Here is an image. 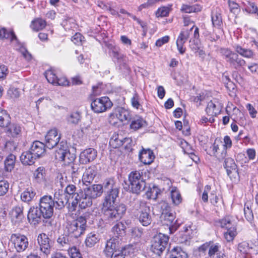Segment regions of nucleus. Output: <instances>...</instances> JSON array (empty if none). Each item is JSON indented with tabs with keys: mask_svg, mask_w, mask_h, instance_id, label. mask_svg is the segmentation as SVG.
Instances as JSON below:
<instances>
[{
	"mask_svg": "<svg viewBox=\"0 0 258 258\" xmlns=\"http://www.w3.org/2000/svg\"><path fill=\"white\" fill-rule=\"evenodd\" d=\"M55 146L54 154L55 159L63 161L65 164H70L75 160V156L70 153L66 141H61Z\"/></svg>",
	"mask_w": 258,
	"mask_h": 258,
	"instance_id": "f257e3e1",
	"label": "nucleus"
},
{
	"mask_svg": "<svg viewBox=\"0 0 258 258\" xmlns=\"http://www.w3.org/2000/svg\"><path fill=\"white\" fill-rule=\"evenodd\" d=\"M220 225L222 228L227 230L224 232V238L228 242L232 241L237 235V223L232 216H226L219 221Z\"/></svg>",
	"mask_w": 258,
	"mask_h": 258,
	"instance_id": "f03ea898",
	"label": "nucleus"
},
{
	"mask_svg": "<svg viewBox=\"0 0 258 258\" xmlns=\"http://www.w3.org/2000/svg\"><path fill=\"white\" fill-rule=\"evenodd\" d=\"M86 218L80 216L71 223H68L66 228L72 236L78 238L84 234L86 230Z\"/></svg>",
	"mask_w": 258,
	"mask_h": 258,
	"instance_id": "7ed1b4c3",
	"label": "nucleus"
},
{
	"mask_svg": "<svg viewBox=\"0 0 258 258\" xmlns=\"http://www.w3.org/2000/svg\"><path fill=\"white\" fill-rule=\"evenodd\" d=\"M221 53L231 68L238 70L246 64V62L243 59L239 57L237 53L228 49H221Z\"/></svg>",
	"mask_w": 258,
	"mask_h": 258,
	"instance_id": "20e7f679",
	"label": "nucleus"
},
{
	"mask_svg": "<svg viewBox=\"0 0 258 258\" xmlns=\"http://www.w3.org/2000/svg\"><path fill=\"white\" fill-rule=\"evenodd\" d=\"M105 188L109 189L107 195L104 199V205L105 206H110L114 200H116L119 194V188L116 184L113 178L106 179L104 183Z\"/></svg>",
	"mask_w": 258,
	"mask_h": 258,
	"instance_id": "39448f33",
	"label": "nucleus"
},
{
	"mask_svg": "<svg viewBox=\"0 0 258 258\" xmlns=\"http://www.w3.org/2000/svg\"><path fill=\"white\" fill-rule=\"evenodd\" d=\"M115 200L110 204V206L106 207L103 203L102 211L107 218L111 219H119L124 215L126 211V207L123 204H120L116 207L114 208L113 205Z\"/></svg>",
	"mask_w": 258,
	"mask_h": 258,
	"instance_id": "423d86ee",
	"label": "nucleus"
},
{
	"mask_svg": "<svg viewBox=\"0 0 258 258\" xmlns=\"http://www.w3.org/2000/svg\"><path fill=\"white\" fill-rule=\"evenodd\" d=\"M113 103L107 96H103L93 99L91 103V107L94 112L103 113L110 109Z\"/></svg>",
	"mask_w": 258,
	"mask_h": 258,
	"instance_id": "0eeeda50",
	"label": "nucleus"
},
{
	"mask_svg": "<svg viewBox=\"0 0 258 258\" xmlns=\"http://www.w3.org/2000/svg\"><path fill=\"white\" fill-rule=\"evenodd\" d=\"M39 207L43 214V218L49 219L53 214L54 208H55L54 201L50 196H44L39 200Z\"/></svg>",
	"mask_w": 258,
	"mask_h": 258,
	"instance_id": "6e6552de",
	"label": "nucleus"
},
{
	"mask_svg": "<svg viewBox=\"0 0 258 258\" xmlns=\"http://www.w3.org/2000/svg\"><path fill=\"white\" fill-rule=\"evenodd\" d=\"M168 240V237L165 234L159 233L155 235L152 240V251L155 254L160 255L167 245Z\"/></svg>",
	"mask_w": 258,
	"mask_h": 258,
	"instance_id": "1a4fd4ad",
	"label": "nucleus"
},
{
	"mask_svg": "<svg viewBox=\"0 0 258 258\" xmlns=\"http://www.w3.org/2000/svg\"><path fill=\"white\" fill-rule=\"evenodd\" d=\"M10 241L14 245L16 251L18 252L25 251L29 245L28 238L25 235L20 233L12 234L10 237Z\"/></svg>",
	"mask_w": 258,
	"mask_h": 258,
	"instance_id": "9d476101",
	"label": "nucleus"
},
{
	"mask_svg": "<svg viewBox=\"0 0 258 258\" xmlns=\"http://www.w3.org/2000/svg\"><path fill=\"white\" fill-rule=\"evenodd\" d=\"M150 208L145 202H140V208L137 214V218L140 222L144 226L149 225L152 222Z\"/></svg>",
	"mask_w": 258,
	"mask_h": 258,
	"instance_id": "9b49d317",
	"label": "nucleus"
},
{
	"mask_svg": "<svg viewBox=\"0 0 258 258\" xmlns=\"http://www.w3.org/2000/svg\"><path fill=\"white\" fill-rule=\"evenodd\" d=\"M161 214L160 218L163 223L170 227L173 228L175 215L172 211L170 206L167 203H162L161 206Z\"/></svg>",
	"mask_w": 258,
	"mask_h": 258,
	"instance_id": "f8f14e48",
	"label": "nucleus"
},
{
	"mask_svg": "<svg viewBox=\"0 0 258 258\" xmlns=\"http://www.w3.org/2000/svg\"><path fill=\"white\" fill-rule=\"evenodd\" d=\"M60 134H58L56 128L49 130L45 136V146L49 149H52L58 143L60 139Z\"/></svg>",
	"mask_w": 258,
	"mask_h": 258,
	"instance_id": "ddd939ff",
	"label": "nucleus"
},
{
	"mask_svg": "<svg viewBox=\"0 0 258 258\" xmlns=\"http://www.w3.org/2000/svg\"><path fill=\"white\" fill-rule=\"evenodd\" d=\"M83 190L86 196L94 200L102 196L103 192V185L100 184H94L85 188Z\"/></svg>",
	"mask_w": 258,
	"mask_h": 258,
	"instance_id": "4468645a",
	"label": "nucleus"
},
{
	"mask_svg": "<svg viewBox=\"0 0 258 258\" xmlns=\"http://www.w3.org/2000/svg\"><path fill=\"white\" fill-rule=\"evenodd\" d=\"M37 241L41 251L46 255L49 254L50 252L51 244L48 236L43 233L39 234L37 237Z\"/></svg>",
	"mask_w": 258,
	"mask_h": 258,
	"instance_id": "2eb2a0df",
	"label": "nucleus"
},
{
	"mask_svg": "<svg viewBox=\"0 0 258 258\" xmlns=\"http://www.w3.org/2000/svg\"><path fill=\"white\" fill-rule=\"evenodd\" d=\"M119 246V240L114 237L111 238L107 240L103 249V253L106 256L110 257L114 252H117Z\"/></svg>",
	"mask_w": 258,
	"mask_h": 258,
	"instance_id": "dca6fc26",
	"label": "nucleus"
},
{
	"mask_svg": "<svg viewBox=\"0 0 258 258\" xmlns=\"http://www.w3.org/2000/svg\"><path fill=\"white\" fill-rule=\"evenodd\" d=\"M131 118L130 112L121 107L117 108L115 111L110 114L109 118L110 121H113L114 119H118L121 122L127 121Z\"/></svg>",
	"mask_w": 258,
	"mask_h": 258,
	"instance_id": "f3484780",
	"label": "nucleus"
},
{
	"mask_svg": "<svg viewBox=\"0 0 258 258\" xmlns=\"http://www.w3.org/2000/svg\"><path fill=\"white\" fill-rule=\"evenodd\" d=\"M97 155V152L93 148H88L82 151L80 155V160L82 164H88L94 161Z\"/></svg>",
	"mask_w": 258,
	"mask_h": 258,
	"instance_id": "a211bd4d",
	"label": "nucleus"
},
{
	"mask_svg": "<svg viewBox=\"0 0 258 258\" xmlns=\"http://www.w3.org/2000/svg\"><path fill=\"white\" fill-rule=\"evenodd\" d=\"M43 217V214L40 207H31L28 213L27 217L29 221L34 225L38 224Z\"/></svg>",
	"mask_w": 258,
	"mask_h": 258,
	"instance_id": "6ab92c4d",
	"label": "nucleus"
},
{
	"mask_svg": "<svg viewBox=\"0 0 258 258\" xmlns=\"http://www.w3.org/2000/svg\"><path fill=\"white\" fill-rule=\"evenodd\" d=\"M189 36V31L188 30H182L176 42L177 49L180 54H183L186 50V48L184 47V44L188 40Z\"/></svg>",
	"mask_w": 258,
	"mask_h": 258,
	"instance_id": "aec40b11",
	"label": "nucleus"
},
{
	"mask_svg": "<svg viewBox=\"0 0 258 258\" xmlns=\"http://www.w3.org/2000/svg\"><path fill=\"white\" fill-rule=\"evenodd\" d=\"M53 201H54L55 209L60 210L68 202L69 199L62 190L59 189L54 193Z\"/></svg>",
	"mask_w": 258,
	"mask_h": 258,
	"instance_id": "412c9836",
	"label": "nucleus"
},
{
	"mask_svg": "<svg viewBox=\"0 0 258 258\" xmlns=\"http://www.w3.org/2000/svg\"><path fill=\"white\" fill-rule=\"evenodd\" d=\"M45 147V145L43 143L36 141L31 145L30 150L37 158H38L44 155Z\"/></svg>",
	"mask_w": 258,
	"mask_h": 258,
	"instance_id": "4be33fe9",
	"label": "nucleus"
},
{
	"mask_svg": "<svg viewBox=\"0 0 258 258\" xmlns=\"http://www.w3.org/2000/svg\"><path fill=\"white\" fill-rule=\"evenodd\" d=\"M23 207L20 206H17L14 207L10 213V216L12 221L15 224L22 222L23 218Z\"/></svg>",
	"mask_w": 258,
	"mask_h": 258,
	"instance_id": "5701e85b",
	"label": "nucleus"
},
{
	"mask_svg": "<svg viewBox=\"0 0 258 258\" xmlns=\"http://www.w3.org/2000/svg\"><path fill=\"white\" fill-rule=\"evenodd\" d=\"M221 108V104L214 99L208 102L206 111L208 115L214 116L220 112Z\"/></svg>",
	"mask_w": 258,
	"mask_h": 258,
	"instance_id": "b1692460",
	"label": "nucleus"
},
{
	"mask_svg": "<svg viewBox=\"0 0 258 258\" xmlns=\"http://www.w3.org/2000/svg\"><path fill=\"white\" fill-rule=\"evenodd\" d=\"M96 173V167L94 166L86 169L82 176L83 183L86 185L91 183L94 180Z\"/></svg>",
	"mask_w": 258,
	"mask_h": 258,
	"instance_id": "393cba45",
	"label": "nucleus"
},
{
	"mask_svg": "<svg viewBox=\"0 0 258 258\" xmlns=\"http://www.w3.org/2000/svg\"><path fill=\"white\" fill-rule=\"evenodd\" d=\"M139 157L140 160L144 164H151L155 158L153 151L150 149H143L140 152Z\"/></svg>",
	"mask_w": 258,
	"mask_h": 258,
	"instance_id": "a878e982",
	"label": "nucleus"
},
{
	"mask_svg": "<svg viewBox=\"0 0 258 258\" xmlns=\"http://www.w3.org/2000/svg\"><path fill=\"white\" fill-rule=\"evenodd\" d=\"M9 39L13 45L18 43V40L12 30H7L4 27L0 28V39Z\"/></svg>",
	"mask_w": 258,
	"mask_h": 258,
	"instance_id": "bb28decb",
	"label": "nucleus"
},
{
	"mask_svg": "<svg viewBox=\"0 0 258 258\" xmlns=\"http://www.w3.org/2000/svg\"><path fill=\"white\" fill-rule=\"evenodd\" d=\"M219 146L215 142L210 147L207 153L211 156H215L219 160L224 159L227 155V151L223 149L221 153L217 152Z\"/></svg>",
	"mask_w": 258,
	"mask_h": 258,
	"instance_id": "cd10ccee",
	"label": "nucleus"
},
{
	"mask_svg": "<svg viewBox=\"0 0 258 258\" xmlns=\"http://www.w3.org/2000/svg\"><path fill=\"white\" fill-rule=\"evenodd\" d=\"M224 167L226 169L227 173L230 176L231 174H237V165L234 160L231 158H227L224 161Z\"/></svg>",
	"mask_w": 258,
	"mask_h": 258,
	"instance_id": "c85d7f7f",
	"label": "nucleus"
},
{
	"mask_svg": "<svg viewBox=\"0 0 258 258\" xmlns=\"http://www.w3.org/2000/svg\"><path fill=\"white\" fill-rule=\"evenodd\" d=\"M6 127H7L6 133L9 137H17L21 133L22 127L19 124L10 123Z\"/></svg>",
	"mask_w": 258,
	"mask_h": 258,
	"instance_id": "c756f323",
	"label": "nucleus"
},
{
	"mask_svg": "<svg viewBox=\"0 0 258 258\" xmlns=\"http://www.w3.org/2000/svg\"><path fill=\"white\" fill-rule=\"evenodd\" d=\"M78 199L79 201V208L80 209H86L92 205L93 200L88 196H86L84 190L78 194Z\"/></svg>",
	"mask_w": 258,
	"mask_h": 258,
	"instance_id": "7c9ffc66",
	"label": "nucleus"
},
{
	"mask_svg": "<svg viewBox=\"0 0 258 258\" xmlns=\"http://www.w3.org/2000/svg\"><path fill=\"white\" fill-rule=\"evenodd\" d=\"M220 245L218 243L211 245L209 249V256L210 258H224L225 255L220 250Z\"/></svg>",
	"mask_w": 258,
	"mask_h": 258,
	"instance_id": "2f4dec72",
	"label": "nucleus"
},
{
	"mask_svg": "<svg viewBox=\"0 0 258 258\" xmlns=\"http://www.w3.org/2000/svg\"><path fill=\"white\" fill-rule=\"evenodd\" d=\"M71 237L69 235H61L57 239L58 246L62 250H67L72 246Z\"/></svg>",
	"mask_w": 258,
	"mask_h": 258,
	"instance_id": "473e14b6",
	"label": "nucleus"
},
{
	"mask_svg": "<svg viewBox=\"0 0 258 258\" xmlns=\"http://www.w3.org/2000/svg\"><path fill=\"white\" fill-rule=\"evenodd\" d=\"M37 158L29 150L28 151L23 152L20 156V160L24 165H30L35 162Z\"/></svg>",
	"mask_w": 258,
	"mask_h": 258,
	"instance_id": "72a5a7b5",
	"label": "nucleus"
},
{
	"mask_svg": "<svg viewBox=\"0 0 258 258\" xmlns=\"http://www.w3.org/2000/svg\"><path fill=\"white\" fill-rule=\"evenodd\" d=\"M125 225L123 223L118 222L112 228V232L116 237H123L125 234Z\"/></svg>",
	"mask_w": 258,
	"mask_h": 258,
	"instance_id": "f704fd0d",
	"label": "nucleus"
},
{
	"mask_svg": "<svg viewBox=\"0 0 258 258\" xmlns=\"http://www.w3.org/2000/svg\"><path fill=\"white\" fill-rule=\"evenodd\" d=\"M36 192L32 187L27 188L21 195V199L24 202H29L35 197Z\"/></svg>",
	"mask_w": 258,
	"mask_h": 258,
	"instance_id": "c9c22d12",
	"label": "nucleus"
},
{
	"mask_svg": "<svg viewBox=\"0 0 258 258\" xmlns=\"http://www.w3.org/2000/svg\"><path fill=\"white\" fill-rule=\"evenodd\" d=\"M170 197L172 203L174 206H178L182 203V198L180 192L175 187H173L170 190Z\"/></svg>",
	"mask_w": 258,
	"mask_h": 258,
	"instance_id": "e433bc0d",
	"label": "nucleus"
},
{
	"mask_svg": "<svg viewBox=\"0 0 258 258\" xmlns=\"http://www.w3.org/2000/svg\"><path fill=\"white\" fill-rule=\"evenodd\" d=\"M131 188L133 193L139 194L143 190L146 186V183L144 179L138 181L130 182Z\"/></svg>",
	"mask_w": 258,
	"mask_h": 258,
	"instance_id": "4c0bfd02",
	"label": "nucleus"
},
{
	"mask_svg": "<svg viewBox=\"0 0 258 258\" xmlns=\"http://www.w3.org/2000/svg\"><path fill=\"white\" fill-rule=\"evenodd\" d=\"M169 258H187V254L181 247H175L171 250Z\"/></svg>",
	"mask_w": 258,
	"mask_h": 258,
	"instance_id": "58836bf2",
	"label": "nucleus"
},
{
	"mask_svg": "<svg viewBox=\"0 0 258 258\" xmlns=\"http://www.w3.org/2000/svg\"><path fill=\"white\" fill-rule=\"evenodd\" d=\"M131 139L129 138H119V136L112 137L109 142L110 144L114 148H118L122 146L125 142H130Z\"/></svg>",
	"mask_w": 258,
	"mask_h": 258,
	"instance_id": "ea45409f",
	"label": "nucleus"
},
{
	"mask_svg": "<svg viewBox=\"0 0 258 258\" xmlns=\"http://www.w3.org/2000/svg\"><path fill=\"white\" fill-rule=\"evenodd\" d=\"M46 22L41 18H37L31 22V28L35 31H38L45 28Z\"/></svg>",
	"mask_w": 258,
	"mask_h": 258,
	"instance_id": "a19ab883",
	"label": "nucleus"
},
{
	"mask_svg": "<svg viewBox=\"0 0 258 258\" xmlns=\"http://www.w3.org/2000/svg\"><path fill=\"white\" fill-rule=\"evenodd\" d=\"M202 9V7L198 4L192 6L183 5L181 8V11L186 13H198L201 12Z\"/></svg>",
	"mask_w": 258,
	"mask_h": 258,
	"instance_id": "79ce46f5",
	"label": "nucleus"
},
{
	"mask_svg": "<svg viewBox=\"0 0 258 258\" xmlns=\"http://www.w3.org/2000/svg\"><path fill=\"white\" fill-rule=\"evenodd\" d=\"M99 240L98 235L94 233L88 234L85 240V243L87 246L89 247H93Z\"/></svg>",
	"mask_w": 258,
	"mask_h": 258,
	"instance_id": "37998d69",
	"label": "nucleus"
},
{
	"mask_svg": "<svg viewBox=\"0 0 258 258\" xmlns=\"http://www.w3.org/2000/svg\"><path fill=\"white\" fill-rule=\"evenodd\" d=\"M16 157L13 154L8 156L5 160V168L7 171H11L15 166Z\"/></svg>",
	"mask_w": 258,
	"mask_h": 258,
	"instance_id": "c03bdc74",
	"label": "nucleus"
},
{
	"mask_svg": "<svg viewBox=\"0 0 258 258\" xmlns=\"http://www.w3.org/2000/svg\"><path fill=\"white\" fill-rule=\"evenodd\" d=\"M211 18L213 25L215 27H219L222 24V17L217 9L212 12Z\"/></svg>",
	"mask_w": 258,
	"mask_h": 258,
	"instance_id": "a18cd8bd",
	"label": "nucleus"
},
{
	"mask_svg": "<svg viewBox=\"0 0 258 258\" xmlns=\"http://www.w3.org/2000/svg\"><path fill=\"white\" fill-rule=\"evenodd\" d=\"M10 123V115L6 111L0 109V126L6 127Z\"/></svg>",
	"mask_w": 258,
	"mask_h": 258,
	"instance_id": "49530a36",
	"label": "nucleus"
},
{
	"mask_svg": "<svg viewBox=\"0 0 258 258\" xmlns=\"http://www.w3.org/2000/svg\"><path fill=\"white\" fill-rule=\"evenodd\" d=\"M234 48L237 53L244 57L251 58L253 55V53L250 49L243 48L239 45H236Z\"/></svg>",
	"mask_w": 258,
	"mask_h": 258,
	"instance_id": "de8ad7c7",
	"label": "nucleus"
},
{
	"mask_svg": "<svg viewBox=\"0 0 258 258\" xmlns=\"http://www.w3.org/2000/svg\"><path fill=\"white\" fill-rule=\"evenodd\" d=\"M146 124V121L141 117H138L134 118L130 124V127L131 129L136 131L143 126Z\"/></svg>",
	"mask_w": 258,
	"mask_h": 258,
	"instance_id": "09e8293b",
	"label": "nucleus"
},
{
	"mask_svg": "<svg viewBox=\"0 0 258 258\" xmlns=\"http://www.w3.org/2000/svg\"><path fill=\"white\" fill-rule=\"evenodd\" d=\"M16 49L20 51L23 56L27 60H30L32 59L31 54L27 51L25 47L21 44L18 41V43H16L14 45Z\"/></svg>",
	"mask_w": 258,
	"mask_h": 258,
	"instance_id": "8fccbe9b",
	"label": "nucleus"
},
{
	"mask_svg": "<svg viewBox=\"0 0 258 258\" xmlns=\"http://www.w3.org/2000/svg\"><path fill=\"white\" fill-rule=\"evenodd\" d=\"M109 49V53L113 59L120 60L123 59V55L119 52V49L118 47L112 46Z\"/></svg>",
	"mask_w": 258,
	"mask_h": 258,
	"instance_id": "3c124183",
	"label": "nucleus"
},
{
	"mask_svg": "<svg viewBox=\"0 0 258 258\" xmlns=\"http://www.w3.org/2000/svg\"><path fill=\"white\" fill-rule=\"evenodd\" d=\"M81 116L78 112L71 113L67 118L68 123L77 124L80 120Z\"/></svg>",
	"mask_w": 258,
	"mask_h": 258,
	"instance_id": "603ef678",
	"label": "nucleus"
},
{
	"mask_svg": "<svg viewBox=\"0 0 258 258\" xmlns=\"http://www.w3.org/2000/svg\"><path fill=\"white\" fill-rule=\"evenodd\" d=\"M238 249L240 252L244 254L251 253L250 244L246 241L240 243L238 246Z\"/></svg>",
	"mask_w": 258,
	"mask_h": 258,
	"instance_id": "864d4df0",
	"label": "nucleus"
},
{
	"mask_svg": "<svg viewBox=\"0 0 258 258\" xmlns=\"http://www.w3.org/2000/svg\"><path fill=\"white\" fill-rule=\"evenodd\" d=\"M137 250L134 245L129 244L122 247L120 250L125 256L134 253Z\"/></svg>",
	"mask_w": 258,
	"mask_h": 258,
	"instance_id": "5fc2aeb1",
	"label": "nucleus"
},
{
	"mask_svg": "<svg viewBox=\"0 0 258 258\" xmlns=\"http://www.w3.org/2000/svg\"><path fill=\"white\" fill-rule=\"evenodd\" d=\"M45 76L48 82L53 85L55 84V82L57 79V76L54 73V71L48 70L45 73Z\"/></svg>",
	"mask_w": 258,
	"mask_h": 258,
	"instance_id": "6e6d98bb",
	"label": "nucleus"
},
{
	"mask_svg": "<svg viewBox=\"0 0 258 258\" xmlns=\"http://www.w3.org/2000/svg\"><path fill=\"white\" fill-rule=\"evenodd\" d=\"M45 169L43 167H38L34 173V177L38 181L42 180L45 177Z\"/></svg>",
	"mask_w": 258,
	"mask_h": 258,
	"instance_id": "4d7b16f0",
	"label": "nucleus"
},
{
	"mask_svg": "<svg viewBox=\"0 0 258 258\" xmlns=\"http://www.w3.org/2000/svg\"><path fill=\"white\" fill-rule=\"evenodd\" d=\"M158 194V188L156 187L149 188L146 192V195L148 199L156 200Z\"/></svg>",
	"mask_w": 258,
	"mask_h": 258,
	"instance_id": "13d9d810",
	"label": "nucleus"
},
{
	"mask_svg": "<svg viewBox=\"0 0 258 258\" xmlns=\"http://www.w3.org/2000/svg\"><path fill=\"white\" fill-rule=\"evenodd\" d=\"M143 179L140 172L138 171H132L128 175V180L130 182H136Z\"/></svg>",
	"mask_w": 258,
	"mask_h": 258,
	"instance_id": "bf43d9fd",
	"label": "nucleus"
},
{
	"mask_svg": "<svg viewBox=\"0 0 258 258\" xmlns=\"http://www.w3.org/2000/svg\"><path fill=\"white\" fill-rule=\"evenodd\" d=\"M170 12V8L162 7L159 8L156 12L157 17H164L168 15Z\"/></svg>",
	"mask_w": 258,
	"mask_h": 258,
	"instance_id": "052dcab7",
	"label": "nucleus"
},
{
	"mask_svg": "<svg viewBox=\"0 0 258 258\" xmlns=\"http://www.w3.org/2000/svg\"><path fill=\"white\" fill-rule=\"evenodd\" d=\"M77 188L76 186L72 184H68L65 188L64 193L70 196H72V198L75 197V194H79L76 192Z\"/></svg>",
	"mask_w": 258,
	"mask_h": 258,
	"instance_id": "680f3d73",
	"label": "nucleus"
},
{
	"mask_svg": "<svg viewBox=\"0 0 258 258\" xmlns=\"http://www.w3.org/2000/svg\"><path fill=\"white\" fill-rule=\"evenodd\" d=\"M9 183L6 180L0 181V196H4L8 191Z\"/></svg>",
	"mask_w": 258,
	"mask_h": 258,
	"instance_id": "e2e57ef3",
	"label": "nucleus"
},
{
	"mask_svg": "<svg viewBox=\"0 0 258 258\" xmlns=\"http://www.w3.org/2000/svg\"><path fill=\"white\" fill-rule=\"evenodd\" d=\"M72 41L76 45H82L83 41H84V37L80 33H76L72 37Z\"/></svg>",
	"mask_w": 258,
	"mask_h": 258,
	"instance_id": "0e129e2a",
	"label": "nucleus"
},
{
	"mask_svg": "<svg viewBox=\"0 0 258 258\" xmlns=\"http://www.w3.org/2000/svg\"><path fill=\"white\" fill-rule=\"evenodd\" d=\"M67 250L71 258H81L80 253L75 246L70 247Z\"/></svg>",
	"mask_w": 258,
	"mask_h": 258,
	"instance_id": "69168bd1",
	"label": "nucleus"
},
{
	"mask_svg": "<svg viewBox=\"0 0 258 258\" xmlns=\"http://www.w3.org/2000/svg\"><path fill=\"white\" fill-rule=\"evenodd\" d=\"M57 183H59L60 186L62 188L68 184L67 177L62 174H58L57 176Z\"/></svg>",
	"mask_w": 258,
	"mask_h": 258,
	"instance_id": "338daca9",
	"label": "nucleus"
},
{
	"mask_svg": "<svg viewBox=\"0 0 258 258\" xmlns=\"http://www.w3.org/2000/svg\"><path fill=\"white\" fill-rule=\"evenodd\" d=\"M131 103L132 106L137 109H138L141 104L139 102V96L137 93H135L131 99Z\"/></svg>",
	"mask_w": 258,
	"mask_h": 258,
	"instance_id": "774afa93",
	"label": "nucleus"
}]
</instances>
